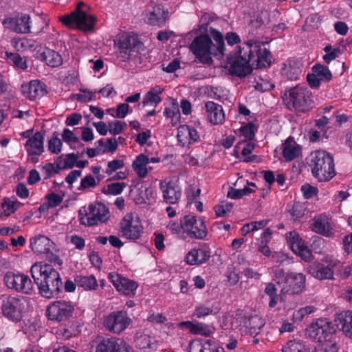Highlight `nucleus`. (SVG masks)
<instances>
[{"label":"nucleus","mask_w":352,"mask_h":352,"mask_svg":"<svg viewBox=\"0 0 352 352\" xmlns=\"http://www.w3.org/2000/svg\"><path fill=\"white\" fill-rule=\"evenodd\" d=\"M300 190L303 197L307 199L314 197L318 192V189L316 187L312 186L309 184L302 185Z\"/></svg>","instance_id":"obj_61"},{"label":"nucleus","mask_w":352,"mask_h":352,"mask_svg":"<svg viewBox=\"0 0 352 352\" xmlns=\"http://www.w3.org/2000/svg\"><path fill=\"white\" fill-rule=\"evenodd\" d=\"M312 72L317 74L321 81L329 82L332 79V74L327 66L316 64L313 66Z\"/></svg>","instance_id":"obj_43"},{"label":"nucleus","mask_w":352,"mask_h":352,"mask_svg":"<svg viewBox=\"0 0 352 352\" xmlns=\"http://www.w3.org/2000/svg\"><path fill=\"white\" fill-rule=\"evenodd\" d=\"M310 228L313 232L326 237H331L333 235L330 219L323 214L314 217L310 225Z\"/></svg>","instance_id":"obj_26"},{"label":"nucleus","mask_w":352,"mask_h":352,"mask_svg":"<svg viewBox=\"0 0 352 352\" xmlns=\"http://www.w3.org/2000/svg\"><path fill=\"white\" fill-rule=\"evenodd\" d=\"M206 113L208 121L214 125L222 124L225 121V113L221 105L208 101L205 103Z\"/></svg>","instance_id":"obj_29"},{"label":"nucleus","mask_w":352,"mask_h":352,"mask_svg":"<svg viewBox=\"0 0 352 352\" xmlns=\"http://www.w3.org/2000/svg\"><path fill=\"white\" fill-rule=\"evenodd\" d=\"M255 192V190L250 187L245 186L242 189H236L230 187L228 191L227 197L232 199H239L244 196L249 195L250 194Z\"/></svg>","instance_id":"obj_47"},{"label":"nucleus","mask_w":352,"mask_h":352,"mask_svg":"<svg viewBox=\"0 0 352 352\" xmlns=\"http://www.w3.org/2000/svg\"><path fill=\"white\" fill-rule=\"evenodd\" d=\"M124 166V162L121 160H113L107 163V167L105 170V173L107 175H111L113 172L122 169Z\"/></svg>","instance_id":"obj_53"},{"label":"nucleus","mask_w":352,"mask_h":352,"mask_svg":"<svg viewBox=\"0 0 352 352\" xmlns=\"http://www.w3.org/2000/svg\"><path fill=\"white\" fill-rule=\"evenodd\" d=\"M160 189L164 201L168 204H175L182 197V188L177 181L166 179L160 181Z\"/></svg>","instance_id":"obj_19"},{"label":"nucleus","mask_w":352,"mask_h":352,"mask_svg":"<svg viewBox=\"0 0 352 352\" xmlns=\"http://www.w3.org/2000/svg\"><path fill=\"white\" fill-rule=\"evenodd\" d=\"M62 142L58 138V135L54 133V135L48 142V149L52 153H58L61 150Z\"/></svg>","instance_id":"obj_54"},{"label":"nucleus","mask_w":352,"mask_h":352,"mask_svg":"<svg viewBox=\"0 0 352 352\" xmlns=\"http://www.w3.org/2000/svg\"><path fill=\"white\" fill-rule=\"evenodd\" d=\"M163 89L158 85L155 86L151 88L144 96L142 100L143 107L148 104H154L155 106H157L162 101V98L158 96V94L162 93Z\"/></svg>","instance_id":"obj_40"},{"label":"nucleus","mask_w":352,"mask_h":352,"mask_svg":"<svg viewBox=\"0 0 352 352\" xmlns=\"http://www.w3.org/2000/svg\"><path fill=\"white\" fill-rule=\"evenodd\" d=\"M74 281L78 287L85 290H96L98 287V281L94 275L77 276Z\"/></svg>","instance_id":"obj_39"},{"label":"nucleus","mask_w":352,"mask_h":352,"mask_svg":"<svg viewBox=\"0 0 352 352\" xmlns=\"http://www.w3.org/2000/svg\"><path fill=\"white\" fill-rule=\"evenodd\" d=\"M143 230L140 219L131 212L126 214L119 223V234L128 240L135 241L139 239Z\"/></svg>","instance_id":"obj_12"},{"label":"nucleus","mask_w":352,"mask_h":352,"mask_svg":"<svg viewBox=\"0 0 352 352\" xmlns=\"http://www.w3.org/2000/svg\"><path fill=\"white\" fill-rule=\"evenodd\" d=\"M28 306L26 298L20 296H2L0 298V309L2 315L8 320L19 322L23 318Z\"/></svg>","instance_id":"obj_8"},{"label":"nucleus","mask_w":352,"mask_h":352,"mask_svg":"<svg viewBox=\"0 0 352 352\" xmlns=\"http://www.w3.org/2000/svg\"><path fill=\"white\" fill-rule=\"evenodd\" d=\"M168 15V10L167 9L165 10L161 4H155L152 7V10H148L147 23L161 27L165 24Z\"/></svg>","instance_id":"obj_28"},{"label":"nucleus","mask_w":352,"mask_h":352,"mask_svg":"<svg viewBox=\"0 0 352 352\" xmlns=\"http://www.w3.org/2000/svg\"><path fill=\"white\" fill-rule=\"evenodd\" d=\"M79 91L80 92L84 93V94H73L69 96V99L72 100H78V101L87 102L89 101H92L95 99V93L94 91H90L87 89L80 88Z\"/></svg>","instance_id":"obj_49"},{"label":"nucleus","mask_w":352,"mask_h":352,"mask_svg":"<svg viewBox=\"0 0 352 352\" xmlns=\"http://www.w3.org/2000/svg\"><path fill=\"white\" fill-rule=\"evenodd\" d=\"M97 19L94 15L87 12L70 13L67 14V27L74 24L76 29L83 32H93Z\"/></svg>","instance_id":"obj_18"},{"label":"nucleus","mask_w":352,"mask_h":352,"mask_svg":"<svg viewBox=\"0 0 352 352\" xmlns=\"http://www.w3.org/2000/svg\"><path fill=\"white\" fill-rule=\"evenodd\" d=\"M177 138L182 146L189 147L199 141V135L193 126L183 124L177 128Z\"/></svg>","instance_id":"obj_25"},{"label":"nucleus","mask_w":352,"mask_h":352,"mask_svg":"<svg viewBox=\"0 0 352 352\" xmlns=\"http://www.w3.org/2000/svg\"><path fill=\"white\" fill-rule=\"evenodd\" d=\"M274 276L276 284L280 287V297L285 294H298L305 287L306 276L302 273L288 272L283 269H276Z\"/></svg>","instance_id":"obj_6"},{"label":"nucleus","mask_w":352,"mask_h":352,"mask_svg":"<svg viewBox=\"0 0 352 352\" xmlns=\"http://www.w3.org/2000/svg\"><path fill=\"white\" fill-rule=\"evenodd\" d=\"M97 185L94 177L91 175H87L81 179L80 184L78 188L79 190H84L89 188H94Z\"/></svg>","instance_id":"obj_57"},{"label":"nucleus","mask_w":352,"mask_h":352,"mask_svg":"<svg viewBox=\"0 0 352 352\" xmlns=\"http://www.w3.org/2000/svg\"><path fill=\"white\" fill-rule=\"evenodd\" d=\"M283 352H307V349L301 341L289 340L283 347Z\"/></svg>","instance_id":"obj_50"},{"label":"nucleus","mask_w":352,"mask_h":352,"mask_svg":"<svg viewBox=\"0 0 352 352\" xmlns=\"http://www.w3.org/2000/svg\"><path fill=\"white\" fill-rule=\"evenodd\" d=\"M148 164V157L143 153L138 155L132 163V168L140 178H144L148 173L146 165Z\"/></svg>","instance_id":"obj_37"},{"label":"nucleus","mask_w":352,"mask_h":352,"mask_svg":"<svg viewBox=\"0 0 352 352\" xmlns=\"http://www.w3.org/2000/svg\"><path fill=\"white\" fill-rule=\"evenodd\" d=\"M335 333L336 329L332 322L327 318L316 320L308 325L305 330L307 337L320 343L332 340Z\"/></svg>","instance_id":"obj_11"},{"label":"nucleus","mask_w":352,"mask_h":352,"mask_svg":"<svg viewBox=\"0 0 352 352\" xmlns=\"http://www.w3.org/2000/svg\"><path fill=\"white\" fill-rule=\"evenodd\" d=\"M6 57L8 62L12 64L14 67L21 69H27L26 61L23 60L20 54L7 52H6Z\"/></svg>","instance_id":"obj_45"},{"label":"nucleus","mask_w":352,"mask_h":352,"mask_svg":"<svg viewBox=\"0 0 352 352\" xmlns=\"http://www.w3.org/2000/svg\"><path fill=\"white\" fill-rule=\"evenodd\" d=\"M202 346L203 352H225L223 347L218 346L215 342L210 340L202 343Z\"/></svg>","instance_id":"obj_60"},{"label":"nucleus","mask_w":352,"mask_h":352,"mask_svg":"<svg viewBox=\"0 0 352 352\" xmlns=\"http://www.w3.org/2000/svg\"><path fill=\"white\" fill-rule=\"evenodd\" d=\"M287 108L296 113H305L313 107V95L306 87L296 86L285 89L283 96Z\"/></svg>","instance_id":"obj_5"},{"label":"nucleus","mask_w":352,"mask_h":352,"mask_svg":"<svg viewBox=\"0 0 352 352\" xmlns=\"http://www.w3.org/2000/svg\"><path fill=\"white\" fill-rule=\"evenodd\" d=\"M315 310L316 309L314 306H307L294 311L293 317L296 320H301L305 316L314 313Z\"/></svg>","instance_id":"obj_62"},{"label":"nucleus","mask_w":352,"mask_h":352,"mask_svg":"<svg viewBox=\"0 0 352 352\" xmlns=\"http://www.w3.org/2000/svg\"><path fill=\"white\" fill-rule=\"evenodd\" d=\"M65 169H66V155H61L54 163H47L43 166L41 170L45 173V178H49L59 173L60 170Z\"/></svg>","instance_id":"obj_35"},{"label":"nucleus","mask_w":352,"mask_h":352,"mask_svg":"<svg viewBox=\"0 0 352 352\" xmlns=\"http://www.w3.org/2000/svg\"><path fill=\"white\" fill-rule=\"evenodd\" d=\"M316 352H338V349L336 343L331 340L321 343Z\"/></svg>","instance_id":"obj_63"},{"label":"nucleus","mask_w":352,"mask_h":352,"mask_svg":"<svg viewBox=\"0 0 352 352\" xmlns=\"http://www.w3.org/2000/svg\"><path fill=\"white\" fill-rule=\"evenodd\" d=\"M213 314H215V311L212 305L209 303H200L195 307L193 316L197 318H202Z\"/></svg>","instance_id":"obj_44"},{"label":"nucleus","mask_w":352,"mask_h":352,"mask_svg":"<svg viewBox=\"0 0 352 352\" xmlns=\"http://www.w3.org/2000/svg\"><path fill=\"white\" fill-rule=\"evenodd\" d=\"M334 322L339 331L352 339V311H342L336 314Z\"/></svg>","instance_id":"obj_27"},{"label":"nucleus","mask_w":352,"mask_h":352,"mask_svg":"<svg viewBox=\"0 0 352 352\" xmlns=\"http://www.w3.org/2000/svg\"><path fill=\"white\" fill-rule=\"evenodd\" d=\"M184 233L191 239H204L207 236L208 229L201 217L187 214L183 217Z\"/></svg>","instance_id":"obj_14"},{"label":"nucleus","mask_w":352,"mask_h":352,"mask_svg":"<svg viewBox=\"0 0 352 352\" xmlns=\"http://www.w3.org/2000/svg\"><path fill=\"white\" fill-rule=\"evenodd\" d=\"M45 199L48 206L52 208L59 206L63 202V196L55 192H50L46 195Z\"/></svg>","instance_id":"obj_52"},{"label":"nucleus","mask_w":352,"mask_h":352,"mask_svg":"<svg viewBox=\"0 0 352 352\" xmlns=\"http://www.w3.org/2000/svg\"><path fill=\"white\" fill-rule=\"evenodd\" d=\"M43 140V133L37 131L26 141L25 148L30 157V161L33 163L38 162V156L44 151Z\"/></svg>","instance_id":"obj_21"},{"label":"nucleus","mask_w":352,"mask_h":352,"mask_svg":"<svg viewBox=\"0 0 352 352\" xmlns=\"http://www.w3.org/2000/svg\"><path fill=\"white\" fill-rule=\"evenodd\" d=\"M3 283L8 289L25 294H31L34 289V283L30 277L19 272H6Z\"/></svg>","instance_id":"obj_13"},{"label":"nucleus","mask_w":352,"mask_h":352,"mask_svg":"<svg viewBox=\"0 0 352 352\" xmlns=\"http://www.w3.org/2000/svg\"><path fill=\"white\" fill-rule=\"evenodd\" d=\"M343 268L342 263L332 256H324L320 261L309 264L307 272L319 280H334V275H339Z\"/></svg>","instance_id":"obj_7"},{"label":"nucleus","mask_w":352,"mask_h":352,"mask_svg":"<svg viewBox=\"0 0 352 352\" xmlns=\"http://www.w3.org/2000/svg\"><path fill=\"white\" fill-rule=\"evenodd\" d=\"M2 23L16 33L28 34L37 32V31L32 30L31 17L25 13L18 12L13 16L6 18Z\"/></svg>","instance_id":"obj_16"},{"label":"nucleus","mask_w":352,"mask_h":352,"mask_svg":"<svg viewBox=\"0 0 352 352\" xmlns=\"http://www.w3.org/2000/svg\"><path fill=\"white\" fill-rule=\"evenodd\" d=\"M201 189L197 188L195 189L193 186H190L186 190V197L188 200V204H192L195 202L197 199L200 196Z\"/></svg>","instance_id":"obj_64"},{"label":"nucleus","mask_w":352,"mask_h":352,"mask_svg":"<svg viewBox=\"0 0 352 352\" xmlns=\"http://www.w3.org/2000/svg\"><path fill=\"white\" fill-rule=\"evenodd\" d=\"M85 214L80 209L79 219L80 223L85 226H94L100 223H106L109 219V208L102 202H94L88 206L87 210L83 209Z\"/></svg>","instance_id":"obj_9"},{"label":"nucleus","mask_w":352,"mask_h":352,"mask_svg":"<svg viewBox=\"0 0 352 352\" xmlns=\"http://www.w3.org/2000/svg\"><path fill=\"white\" fill-rule=\"evenodd\" d=\"M96 352H133L122 340L116 338L98 337L94 341Z\"/></svg>","instance_id":"obj_17"},{"label":"nucleus","mask_w":352,"mask_h":352,"mask_svg":"<svg viewBox=\"0 0 352 352\" xmlns=\"http://www.w3.org/2000/svg\"><path fill=\"white\" fill-rule=\"evenodd\" d=\"M63 210V206H62L55 214L52 215L54 221H56L58 223L53 226V232L55 234L63 233L65 230V224L61 222L60 219V212Z\"/></svg>","instance_id":"obj_59"},{"label":"nucleus","mask_w":352,"mask_h":352,"mask_svg":"<svg viewBox=\"0 0 352 352\" xmlns=\"http://www.w3.org/2000/svg\"><path fill=\"white\" fill-rule=\"evenodd\" d=\"M272 56L270 50L258 42L248 41L240 50L234 55L227 57V63L231 76L244 78L252 73L253 68L270 67L272 63Z\"/></svg>","instance_id":"obj_1"},{"label":"nucleus","mask_w":352,"mask_h":352,"mask_svg":"<svg viewBox=\"0 0 352 352\" xmlns=\"http://www.w3.org/2000/svg\"><path fill=\"white\" fill-rule=\"evenodd\" d=\"M109 132L111 134L116 135L121 133L126 126V124L124 121L116 120L109 123Z\"/></svg>","instance_id":"obj_56"},{"label":"nucleus","mask_w":352,"mask_h":352,"mask_svg":"<svg viewBox=\"0 0 352 352\" xmlns=\"http://www.w3.org/2000/svg\"><path fill=\"white\" fill-rule=\"evenodd\" d=\"M30 247L32 251L41 258H45L54 265H61L63 261L54 252L55 244L48 237L39 235L30 239Z\"/></svg>","instance_id":"obj_10"},{"label":"nucleus","mask_w":352,"mask_h":352,"mask_svg":"<svg viewBox=\"0 0 352 352\" xmlns=\"http://www.w3.org/2000/svg\"><path fill=\"white\" fill-rule=\"evenodd\" d=\"M282 71L283 74L291 80H297L301 73L299 63L296 60H288Z\"/></svg>","instance_id":"obj_38"},{"label":"nucleus","mask_w":352,"mask_h":352,"mask_svg":"<svg viewBox=\"0 0 352 352\" xmlns=\"http://www.w3.org/2000/svg\"><path fill=\"white\" fill-rule=\"evenodd\" d=\"M108 278L119 292L130 297L135 294L138 287L135 281L123 277L118 273H109Z\"/></svg>","instance_id":"obj_20"},{"label":"nucleus","mask_w":352,"mask_h":352,"mask_svg":"<svg viewBox=\"0 0 352 352\" xmlns=\"http://www.w3.org/2000/svg\"><path fill=\"white\" fill-rule=\"evenodd\" d=\"M208 23H202L199 27V34L197 35L189 45L190 50L202 63L210 64L212 63L211 56L223 55L226 50L224 39L222 34L210 28L211 36L207 33Z\"/></svg>","instance_id":"obj_2"},{"label":"nucleus","mask_w":352,"mask_h":352,"mask_svg":"<svg viewBox=\"0 0 352 352\" xmlns=\"http://www.w3.org/2000/svg\"><path fill=\"white\" fill-rule=\"evenodd\" d=\"M127 184L124 182L111 183L104 186L101 192L106 195H118L121 194Z\"/></svg>","instance_id":"obj_42"},{"label":"nucleus","mask_w":352,"mask_h":352,"mask_svg":"<svg viewBox=\"0 0 352 352\" xmlns=\"http://www.w3.org/2000/svg\"><path fill=\"white\" fill-rule=\"evenodd\" d=\"M179 327L186 328L194 335H201L206 337L210 336L214 331V329L203 322L193 323L191 321H183L179 324Z\"/></svg>","instance_id":"obj_32"},{"label":"nucleus","mask_w":352,"mask_h":352,"mask_svg":"<svg viewBox=\"0 0 352 352\" xmlns=\"http://www.w3.org/2000/svg\"><path fill=\"white\" fill-rule=\"evenodd\" d=\"M74 311V307L71 305L67 304V320L68 323L70 324L69 328H67V338L69 337H75L80 334L81 332L82 321L81 319H78L75 321H70L69 317L72 316V314Z\"/></svg>","instance_id":"obj_41"},{"label":"nucleus","mask_w":352,"mask_h":352,"mask_svg":"<svg viewBox=\"0 0 352 352\" xmlns=\"http://www.w3.org/2000/svg\"><path fill=\"white\" fill-rule=\"evenodd\" d=\"M305 204L299 201L294 202L292 208L288 210L290 216L294 220H299L303 217L305 214Z\"/></svg>","instance_id":"obj_48"},{"label":"nucleus","mask_w":352,"mask_h":352,"mask_svg":"<svg viewBox=\"0 0 352 352\" xmlns=\"http://www.w3.org/2000/svg\"><path fill=\"white\" fill-rule=\"evenodd\" d=\"M46 314L49 320L60 322L66 319V301L58 300L48 306Z\"/></svg>","instance_id":"obj_31"},{"label":"nucleus","mask_w":352,"mask_h":352,"mask_svg":"<svg viewBox=\"0 0 352 352\" xmlns=\"http://www.w3.org/2000/svg\"><path fill=\"white\" fill-rule=\"evenodd\" d=\"M210 250L208 248H194L186 256V262L190 265H199L206 263L210 258Z\"/></svg>","instance_id":"obj_30"},{"label":"nucleus","mask_w":352,"mask_h":352,"mask_svg":"<svg viewBox=\"0 0 352 352\" xmlns=\"http://www.w3.org/2000/svg\"><path fill=\"white\" fill-rule=\"evenodd\" d=\"M307 160L313 176L319 182L329 181L336 175L333 157L326 151L311 153Z\"/></svg>","instance_id":"obj_4"},{"label":"nucleus","mask_w":352,"mask_h":352,"mask_svg":"<svg viewBox=\"0 0 352 352\" xmlns=\"http://www.w3.org/2000/svg\"><path fill=\"white\" fill-rule=\"evenodd\" d=\"M30 272L42 296L50 298L61 293L63 283L52 265L36 263L32 266Z\"/></svg>","instance_id":"obj_3"},{"label":"nucleus","mask_w":352,"mask_h":352,"mask_svg":"<svg viewBox=\"0 0 352 352\" xmlns=\"http://www.w3.org/2000/svg\"><path fill=\"white\" fill-rule=\"evenodd\" d=\"M233 208V204L229 202H222L214 207V212L217 217H225Z\"/></svg>","instance_id":"obj_58"},{"label":"nucleus","mask_w":352,"mask_h":352,"mask_svg":"<svg viewBox=\"0 0 352 352\" xmlns=\"http://www.w3.org/2000/svg\"><path fill=\"white\" fill-rule=\"evenodd\" d=\"M264 292L270 297L269 307L274 308L276 305L278 299L276 285L272 283H266Z\"/></svg>","instance_id":"obj_46"},{"label":"nucleus","mask_w":352,"mask_h":352,"mask_svg":"<svg viewBox=\"0 0 352 352\" xmlns=\"http://www.w3.org/2000/svg\"><path fill=\"white\" fill-rule=\"evenodd\" d=\"M21 93L27 99L35 100L47 94L46 86L38 80H31L21 85Z\"/></svg>","instance_id":"obj_24"},{"label":"nucleus","mask_w":352,"mask_h":352,"mask_svg":"<svg viewBox=\"0 0 352 352\" xmlns=\"http://www.w3.org/2000/svg\"><path fill=\"white\" fill-rule=\"evenodd\" d=\"M241 134L248 140H253L255 137V126L253 123L249 122L240 129Z\"/></svg>","instance_id":"obj_55"},{"label":"nucleus","mask_w":352,"mask_h":352,"mask_svg":"<svg viewBox=\"0 0 352 352\" xmlns=\"http://www.w3.org/2000/svg\"><path fill=\"white\" fill-rule=\"evenodd\" d=\"M301 153V146L296 142L294 138L288 137L283 144L282 154L287 162H291Z\"/></svg>","instance_id":"obj_33"},{"label":"nucleus","mask_w":352,"mask_h":352,"mask_svg":"<svg viewBox=\"0 0 352 352\" xmlns=\"http://www.w3.org/2000/svg\"><path fill=\"white\" fill-rule=\"evenodd\" d=\"M38 58L52 67H58L63 63L61 56L57 52L48 47L44 48L39 53Z\"/></svg>","instance_id":"obj_34"},{"label":"nucleus","mask_w":352,"mask_h":352,"mask_svg":"<svg viewBox=\"0 0 352 352\" xmlns=\"http://www.w3.org/2000/svg\"><path fill=\"white\" fill-rule=\"evenodd\" d=\"M265 324V320L258 314L244 316L241 319V324L246 334L256 336Z\"/></svg>","instance_id":"obj_23"},{"label":"nucleus","mask_w":352,"mask_h":352,"mask_svg":"<svg viewBox=\"0 0 352 352\" xmlns=\"http://www.w3.org/2000/svg\"><path fill=\"white\" fill-rule=\"evenodd\" d=\"M16 211L14 201L8 198H5L0 206V217H8Z\"/></svg>","instance_id":"obj_51"},{"label":"nucleus","mask_w":352,"mask_h":352,"mask_svg":"<svg viewBox=\"0 0 352 352\" xmlns=\"http://www.w3.org/2000/svg\"><path fill=\"white\" fill-rule=\"evenodd\" d=\"M285 237L287 243L294 252H302L307 250V245L296 231L289 232Z\"/></svg>","instance_id":"obj_36"},{"label":"nucleus","mask_w":352,"mask_h":352,"mask_svg":"<svg viewBox=\"0 0 352 352\" xmlns=\"http://www.w3.org/2000/svg\"><path fill=\"white\" fill-rule=\"evenodd\" d=\"M143 46L144 44L135 35L126 36L118 43L120 56L126 59L131 56V52H138Z\"/></svg>","instance_id":"obj_22"},{"label":"nucleus","mask_w":352,"mask_h":352,"mask_svg":"<svg viewBox=\"0 0 352 352\" xmlns=\"http://www.w3.org/2000/svg\"><path fill=\"white\" fill-rule=\"evenodd\" d=\"M131 319L124 311H116L107 316L103 321L104 328L112 333H120L130 324Z\"/></svg>","instance_id":"obj_15"}]
</instances>
